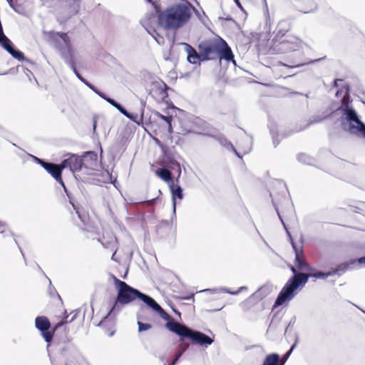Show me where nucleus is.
I'll use <instances>...</instances> for the list:
<instances>
[{"mask_svg":"<svg viewBox=\"0 0 365 365\" xmlns=\"http://www.w3.org/2000/svg\"><path fill=\"white\" fill-rule=\"evenodd\" d=\"M189 344H185L179 351H182V354L187 350L188 348Z\"/></svg>","mask_w":365,"mask_h":365,"instance_id":"48","label":"nucleus"},{"mask_svg":"<svg viewBox=\"0 0 365 365\" xmlns=\"http://www.w3.org/2000/svg\"><path fill=\"white\" fill-rule=\"evenodd\" d=\"M182 355V351H178L175 356V358L173 360V361L171 362V364H173V365H175V364H177V362L178 361L179 359L181 357V356Z\"/></svg>","mask_w":365,"mask_h":365,"instance_id":"38","label":"nucleus"},{"mask_svg":"<svg viewBox=\"0 0 365 365\" xmlns=\"http://www.w3.org/2000/svg\"><path fill=\"white\" fill-rule=\"evenodd\" d=\"M199 58H197V62H201V61H210V59L209 57L204 53V52L200 51L198 53Z\"/></svg>","mask_w":365,"mask_h":365,"instance_id":"34","label":"nucleus"},{"mask_svg":"<svg viewBox=\"0 0 365 365\" xmlns=\"http://www.w3.org/2000/svg\"><path fill=\"white\" fill-rule=\"evenodd\" d=\"M35 327L41 333L44 340L49 343L53 339V333L49 331L51 322L49 319L44 316H38L35 319Z\"/></svg>","mask_w":365,"mask_h":365,"instance_id":"11","label":"nucleus"},{"mask_svg":"<svg viewBox=\"0 0 365 365\" xmlns=\"http://www.w3.org/2000/svg\"><path fill=\"white\" fill-rule=\"evenodd\" d=\"M273 286L271 284H266L259 287L253 294L252 297L257 299H262L269 293L272 292Z\"/></svg>","mask_w":365,"mask_h":365,"instance_id":"20","label":"nucleus"},{"mask_svg":"<svg viewBox=\"0 0 365 365\" xmlns=\"http://www.w3.org/2000/svg\"><path fill=\"white\" fill-rule=\"evenodd\" d=\"M303 64H298V65H296V66H294L293 67H299L301 66H302Z\"/></svg>","mask_w":365,"mask_h":365,"instance_id":"56","label":"nucleus"},{"mask_svg":"<svg viewBox=\"0 0 365 365\" xmlns=\"http://www.w3.org/2000/svg\"><path fill=\"white\" fill-rule=\"evenodd\" d=\"M346 266L341 265V266H339L338 267L332 269L331 272H335L334 275L336 274V275L340 276L346 272Z\"/></svg>","mask_w":365,"mask_h":365,"instance_id":"32","label":"nucleus"},{"mask_svg":"<svg viewBox=\"0 0 365 365\" xmlns=\"http://www.w3.org/2000/svg\"><path fill=\"white\" fill-rule=\"evenodd\" d=\"M48 281H49V287L48 289V294L51 297H54L55 295H57L60 298V296L57 293L56 289L51 286V282L49 279H48Z\"/></svg>","mask_w":365,"mask_h":365,"instance_id":"33","label":"nucleus"},{"mask_svg":"<svg viewBox=\"0 0 365 365\" xmlns=\"http://www.w3.org/2000/svg\"><path fill=\"white\" fill-rule=\"evenodd\" d=\"M82 158H83L85 160L88 159L91 161L96 162L97 160L98 156L96 153L94 151H87L84 153Z\"/></svg>","mask_w":365,"mask_h":365,"instance_id":"30","label":"nucleus"},{"mask_svg":"<svg viewBox=\"0 0 365 365\" xmlns=\"http://www.w3.org/2000/svg\"><path fill=\"white\" fill-rule=\"evenodd\" d=\"M78 79L83 82L86 86H87L91 90H92L95 93H96L98 96L102 98L106 101V99L109 98V96L106 95L104 93L101 92L100 90H98L96 86H94L92 83H91L89 81H88L86 79H85L82 76H78Z\"/></svg>","mask_w":365,"mask_h":365,"instance_id":"25","label":"nucleus"},{"mask_svg":"<svg viewBox=\"0 0 365 365\" xmlns=\"http://www.w3.org/2000/svg\"><path fill=\"white\" fill-rule=\"evenodd\" d=\"M76 317V314H75L73 316V317L71 319V320H70L69 322H73V321L75 319Z\"/></svg>","mask_w":365,"mask_h":365,"instance_id":"51","label":"nucleus"},{"mask_svg":"<svg viewBox=\"0 0 365 365\" xmlns=\"http://www.w3.org/2000/svg\"><path fill=\"white\" fill-rule=\"evenodd\" d=\"M51 38L58 41V48L61 51L62 58L73 70L76 77L78 78V76H82L76 70L72 56L71 41L68 34L66 33L56 32L52 34Z\"/></svg>","mask_w":365,"mask_h":365,"instance_id":"5","label":"nucleus"},{"mask_svg":"<svg viewBox=\"0 0 365 365\" xmlns=\"http://www.w3.org/2000/svg\"><path fill=\"white\" fill-rule=\"evenodd\" d=\"M191 15L188 5L177 4L160 12L158 16V22L165 30H176L186 24Z\"/></svg>","mask_w":365,"mask_h":365,"instance_id":"3","label":"nucleus"},{"mask_svg":"<svg viewBox=\"0 0 365 365\" xmlns=\"http://www.w3.org/2000/svg\"><path fill=\"white\" fill-rule=\"evenodd\" d=\"M58 351L64 358L66 365H83L84 363V358L69 340L60 344Z\"/></svg>","mask_w":365,"mask_h":365,"instance_id":"8","label":"nucleus"},{"mask_svg":"<svg viewBox=\"0 0 365 365\" xmlns=\"http://www.w3.org/2000/svg\"><path fill=\"white\" fill-rule=\"evenodd\" d=\"M173 166H175L177 168H178V176L176 178V181L178 182L180 177V175H181V168H180V163H178V162H174L173 163Z\"/></svg>","mask_w":365,"mask_h":365,"instance_id":"37","label":"nucleus"},{"mask_svg":"<svg viewBox=\"0 0 365 365\" xmlns=\"http://www.w3.org/2000/svg\"><path fill=\"white\" fill-rule=\"evenodd\" d=\"M362 312H363L364 313H365V311L362 310Z\"/></svg>","mask_w":365,"mask_h":365,"instance_id":"62","label":"nucleus"},{"mask_svg":"<svg viewBox=\"0 0 365 365\" xmlns=\"http://www.w3.org/2000/svg\"><path fill=\"white\" fill-rule=\"evenodd\" d=\"M218 142L227 150L234 149V146L231 142L228 141L225 137L220 136L217 138Z\"/></svg>","mask_w":365,"mask_h":365,"instance_id":"29","label":"nucleus"},{"mask_svg":"<svg viewBox=\"0 0 365 365\" xmlns=\"http://www.w3.org/2000/svg\"><path fill=\"white\" fill-rule=\"evenodd\" d=\"M301 278L299 275L292 277L285 284L284 287L279 293L274 306H281L286 302L292 299L297 294V290L299 287H304L305 284H301Z\"/></svg>","mask_w":365,"mask_h":365,"instance_id":"6","label":"nucleus"},{"mask_svg":"<svg viewBox=\"0 0 365 365\" xmlns=\"http://www.w3.org/2000/svg\"><path fill=\"white\" fill-rule=\"evenodd\" d=\"M68 195H69V197H68V198L70 199V202L72 204V206H74V204H73V203L71 202L70 193H69L68 192Z\"/></svg>","mask_w":365,"mask_h":365,"instance_id":"55","label":"nucleus"},{"mask_svg":"<svg viewBox=\"0 0 365 365\" xmlns=\"http://www.w3.org/2000/svg\"><path fill=\"white\" fill-rule=\"evenodd\" d=\"M67 318H68V316H66V319H67ZM66 323H68V321H66V319L63 320V321H61V322H58V323L55 325V327H54V329H57L58 328H59L60 327L63 326V324H66Z\"/></svg>","mask_w":365,"mask_h":365,"instance_id":"40","label":"nucleus"},{"mask_svg":"<svg viewBox=\"0 0 365 365\" xmlns=\"http://www.w3.org/2000/svg\"><path fill=\"white\" fill-rule=\"evenodd\" d=\"M165 327L168 330L181 337L182 339L185 338L187 332L190 331V327L173 320L168 321L165 324Z\"/></svg>","mask_w":365,"mask_h":365,"instance_id":"14","label":"nucleus"},{"mask_svg":"<svg viewBox=\"0 0 365 365\" xmlns=\"http://www.w3.org/2000/svg\"><path fill=\"white\" fill-rule=\"evenodd\" d=\"M247 288V287H240L237 291L232 292L229 289H227L225 287H220L219 289H206L202 290V292H209L210 293H218V292H225L228 293L232 295H237L240 294L242 291L246 290Z\"/></svg>","mask_w":365,"mask_h":365,"instance_id":"24","label":"nucleus"},{"mask_svg":"<svg viewBox=\"0 0 365 365\" xmlns=\"http://www.w3.org/2000/svg\"><path fill=\"white\" fill-rule=\"evenodd\" d=\"M277 212L278 216H279V219H280L281 222H282V224H283V225H284V228L286 229L287 233V235H288V236H289V237L290 243H291L292 247V248H293V250H294V254H296V250H297V251H298V252H302V247H298L297 246V245L295 244V242H294V240H293V238H292V235H291L290 232H289L287 230V229L286 228L285 224H284V222L283 220L282 219L281 215H280V214H279V211H278V210H277Z\"/></svg>","mask_w":365,"mask_h":365,"instance_id":"27","label":"nucleus"},{"mask_svg":"<svg viewBox=\"0 0 365 365\" xmlns=\"http://www.w3.org/2000/svg\"><path fill=\"white\" fill-rule=\"evenodd\" d=\"M339 82H342V80H341V79H335L334 81V82H333V86L334 87H338L339 86V85H338Z\"/></svg>","mask_w":365,"mask_h":365,"instance_id":"44","label":"nucleus"},{"mask_svg":"<svg viewBox=\"0 0 365 365\" xmlns=\"http://www.w3.org/2000/svg\"><path fill=\"white\" fill-rule=\"evenodd\" d=\"M303 250L302 252H298L296 250L295 254V264L297 268L300 270H307L312 271V268L309 266L307 262H305L303 259Z\"/></svg>","mask_w":365,"mask_h":365,"instance_id":"22","label":"nucleus"},{"mask_svg":"<svg viewBox=\"0 0 365 365\" xmlns=\"http://www.w3.org/2000/svg\"><path fill=\"white\" fill-rule=\"evenodd\" d=\"M156 200V198H153V199H151V200H145V202H143V203L145 204H147L148 205H151L154 203V202Z\"/></svg>","mask_w":365,"mask_h":365,"instance_id":"42","label":"nucleus"},{"mask_svg":"<svg viewBox=\"0 0 365 365\" xmlns=\"http://www.w3.org/2000/svg\"><path fill=\"white\" fill-rule=\"evenodd\" d=\"M311 123H312V122L308 123L307 124V125H306V126H308V125H310Z\"/></svg>","mask_w":365,"mask_h":365,"instance_id":"59","label":"nucleus"},{"mask_svg":"<svg viewBox=\"0 0 365 365\" xmlns=\"http://www.w3.org/2000/svg\"><path fill=\"white\" fill-rule=\"evenodd\" d=\"M304 42L295 36L287 35L282 41L272 43L270 51L272 53H285L302 48Z\"/></svg>","mask_w":365,"mask_h":365,"instance_id":"7","label":"nucleus"},{"mask_svg":"<svg viewBox=\"0 0 365 365\" xmlns=\"http://www.w3.org/2000/svg\"><path fill=\"white\" fill-rule=\"evenodd\" d=\"M359 264H365V256L359 257L358 259Z\"/></svg>","mask_w":365,"mask_h":365,"instance_id":"46","label":"nucleus"},{"mask_svg":"<svg viewBox=\"0 0 365 365\" xmlns=\"http://www.w3.org/2000/svg\"><path fill=\"white\" fill-rule=\"evenodd\" d=\"M322 59V58L316 59V60L312 61L311 63L317 62V61H321Z\"/></svg>","mask_w":365,"mask_h":365,"instance_id":"53","label":"nucleus"},{"mask_svg":"<svg viewBox=\"0 0 365 365\" xmlns=\"http://www.w3.org/2000/svg\"><path fill=\"white\" fill-rule=\"evenodd\" d=\"M168 132L170 133H173V127H172L171 123H168Z\"/></svg>","mask_w":365,"mask_h":365,"instance_id":"50","label":"nucleus"},{"mask_svg":"<svg viewBox=\"0 0 365 365\" xmlns=\"http://www.w3.org/2000/svg\"><path fill=\"white\" fill-rule=\"evenodd\" d=\"M250 150V148H248V149L245 151V153H248Z\"/></svg>","mask_w":365,"mask_h":365,"instance_id":"58","label":"nucleus"},{"mask_svg":"<svg viewBox=\"0 0 365 365\" xmlns=\"http://www.w3.org/2000/svg\"><path fill=\"white\" fill-rule=\"evenodd\" d=\"M295 346H296V343H294V344L291 346V348H290V349H289V350H292V351H293V349L295 348Z\"/></svg>","mask_w":365,"mask_h":365,"instance_id":"52","label":"nucleus"},{"mask_svg":"<svg viewBox=\"0 0 365 365\" xmlns=\"http://www.w3.org/2000/svg\"><path fill=\"white\" fill-rule=\"evenodd\" d=\"M297 159L300 162H302L304 163H308L307 160L309 159V158L305 154L302 153V154L298 155Z\"/></svg>","mask_w":365,"mask_h":365,"instance_id":"36","label":"nucleus"},{"mask_svg":"<svg viewBox=\"0 0 365 365\" xmlns=\"http://www.w3.org/2000/svg\"><path fill=\"white\" fill-rule=\"evenodd\" d=\"M271 133L272 135V138H273V144H274V146L276 147L279 143V140L277 139V137L274 135H275V133L274 131V130H271Z\"/></svg>","mask_w":365,"mask_h":365,"instance_id":"39","label":"nucleus"},{"mask_svg":"<svg viewBox=\"0 0 365 365\" xmlns=\"http://www.w3.org/2000/svg\"><path fill=\"white\" fill-rule=\"evenodd\" d=\"M168 365H173V364H171V363H170V364H168Z\"/></svg>","mask_w":365,"mask_h":365,"instance_id":"61","label":"nucleus"},{"mask_svg":"<svg viewBox=\"0 0 365 365\" xmlns=\"http://www.w3.org/2000/svg\"><path fill=\"white\" fill-rule=\"evenodd\" d=\"M10 7L12 8L16 13L23 14L24 7L22 6L21 0H6Z\"/></svg>","mask_w":365,"mask_h":365,"instance_id":"26","label":"nucleus"},{"mask_svg":"<svg viewBox=\"0 0 365 365\" xmlns=\"http://www.w3.org/2000/svg\"><path fill=\"white\" fill-rule=\"evenodd\" d=\"M157 175L165 182L172 184L173 182V175L170 170L165 168H160L156 171Z\"/></svg>","mask_w":365,"mask_h":365,"instance_id":"23","label":"nucleus"},{"mask_svg":"<svg viewBox=\"0 0 365 365\" xmlns=\"http://www.w3.org/2000/svg\"><path fill=\"white\" fill-rule=\"evenodd\" d=\"M198 49L200 51L204 52L210 60L217 59L219 63H220L222 60H225L228 62L232 61L236 65V61L234 58V54L231 48L222 38L201 42L198 45Z\"/></svg>","mask_w":365,"mask_h":365,"instance_id":"4","label":"nucleus"},{"mask_svg":"<svg viewBox=\"0 0 365 365\" xmlns=\"http://www.w3.org/2000/svg\"><path fill=\"white\" fill-rule=\"evenodd\" d=\"M342 93H344V95L342 97L341 106L337 108V111L341 114L339 119L341 128L350 135L365 138V123L361 121L357 112L350 106L351 100L348 85L342 86L341 90L336 91V96L338 97Z\"/></svg>","mask_w":365,"mask_h":365,"instance_id":"1","label":"nucleus"},{"mask_svg":"<svg viewBox=\"0 0 365 365\" xmlns=\"http://www.w3.org/2000/svg\"><path fill=\"white\" fill-rule=\"evenodd\" d=\"M0 233L5 235V236L14 235V234L9 230L7 229V225L1 222H0Z\"/></svg>","mask_w":365,"mask_h":365,"instance_id":"31","label":"nucleus"},{"mask_svg":"<svg viewBox=\"0 0 365 365\" xmlns=\"http://www.w3.org/2000/svg\"><path fill=\"white\" fill-rule=\"evenodd\" d=\"M138 322H137V324H138V331L139 332H142V331H147L148 329H150L152 326L150 324H148V323H143L140 321V319H143V318L141 317L140 315H138Z\"/></svg>","mask_w":365,"mask_h":365,"instance_id":"28","label":"nucleus"},{"mask_svg":"<svg viewBox=\"0 0 365 365\" xmlns=\"http://www.w3.org/2000/svg\"><path fill=\"white\" fill-rule=\"evenodd\" d=\"M146 305L151 308L153 311L158 313L161 318L165 320L170 321V315L160 306V304L151 297L148 299Z\"/></svg>","mask_w":365,"mask_h":365,"instance_id":"16","label":"nucleus"},{"mask_svg":"<svg viewBox=\"0 0 365 365\" xmlns=\"http://www.w3.org/2000/svg\"><path fill=\"white\" fill-rule=\"evenodd\" d=\"M106 102L110 104L112 106L115 108L121 114L135 122L138 125H140L143 121V114L142 113L140 116L137 113H133L128 112L123 106H122L119 103H118L114 99L109 97L108 99H106Z\"/></svg>","mask_w":365,"mask_h":365,"instance_id":"12","label":"nucleus"},{"mask_svg":"<svg viewBox=\"0 0 365 365\" xmlns=\"http://www.w3.org/2000/svg\"><path fill=\"white\" fill-rule=\"evenodd\" d=\"M170 192L172 194V202H173V214L175 215V209H176V198L182 200L183 198V192L182 189L179 185H175L174 182L169 185Z\"/></svg>","mask_w":365,"mask_h":365,"instance_id":"17","label":"nucleus"},{"mask_svg":"<svg viewBox=\"0 0 365 365\" xmlns=\"http://www.w3.org/2000/svg\"><path fill=\"white\" fill-rule=\"evenodd\" d=\"M285 360H282L280 355L277 353H271L267 354L262 365H284Z\"/></svg>","mask_w":365,"mask_h":365,"instance_id":"19","label":"nucleus"},{"mask_svg":"<svg viewBox=\"0 0 365 365\" xmlns=\"http://www.w3.org/2000/svg\"><path fill=\"white\" fill-rule=\"evenodd\" d=\"M76 212H77V214L78 215V217H79L80 219H81V215H79V212H78V211H77Z\"/></svg>","mask_w":365,"mask_h":365,"instance_id":"57","label":"nucleus"},{"mask_svg":"<svg viewBox=\"0 0 365 365\" xmlns=\"http://www.w3.org/2000/svg\"><path fill=\"white\" fill-rule=\"evenodd\" d=\"M235 153V155L240 158H242V156L240 155V154L237 151V150L234 148V149H231Z\"/></svg>","mask_w":365,"mask_h":365,"instance_id":"49","label":"nucleus"},{"mask_svg":"<svg viewBox=\"0 0 365 365\" xmlns=\"http://www.w3.org/2000/svg\"><path fill=\"white\" fill-rule=\"evenodd\" d=\"M185 338L190 339L194 344L208 346L213 343V339L205 334L190 328Z\"/></svg>","mask_w":365,"mask_h":365,"instance_id":"13","label":"nucleus"},{"mask_svg":"<svg viewBox=\"0 0 365 365\" xmlns=\"http://www.w3.org/2000/svg\"><path fill=\"white\" fill-rule=\"evenodd\" d=\"M290 269L292 272V273L294 274V275L292 277H295V276H297L299 274H304V273L297 272L296 269L293 266H291Z\"/></svg>","mask_w":365,"mask_h":365,"instance_id":"41","label":"nucleus"},{"mask_svg":"<svg viewBox=\"0 0 365 365\" xmlns=\"http://www.w3.org/2000/svg\"><path fill=\"white\" fill-rule=\"evenodd\" d=\"M235 2L239 9H240L242 11H244V9L241 3L240 2V0H235Z\"/></svg>","mask_w":365,"mask_h":365,"instance_id":"43","label":"nucleus"},{"mask_svg":"<svg viewBox=\"0 0 365 365\" xmlns=\"http://www.w3.org/2000/svg\"><path fill=\"white\" fill-rule=\"evenodd\" d=\"M29 156L34 160V162L43 168L63 187L65 192L66 193V195L68 197H69L67 188L62 179L63 169L61 163L56 164L51 162H46L43 160L31 154H29Z\"/></svg>","mask_w":365,"mask_h":365,"instance_id":"9","label":"nucleus"},{"mask_svg":"<svg viewBox=\"0 0 365 365\" xmlns=\"http://www.w3.org/2000/svg\"><path fill=\"white\" fill-rule=\"evenodd\" d=\"M96 126H97V122H96V118H94L93 120V133H96Z\"/></svg>","mask_w":365,"mask_h":365,"instance_id":"45","label":"nucleus"},{"mask_svg":"<svg viewBox=\"0 0 365 365\" xmlns=\"http://www.w3.org/2000/svg\"><path fill=\"white\" fill-rule=\"evenodd\" d=\"M61 163L62 169L69 168L72 173L80 171L83 167V158L76 154L66 153Z\"/></svg>","mask_w":365,"mask_h":365,"instance_id":"10","label":"nucleus"},{"mask_svg":"<svg viewBox=\"0 0 365 365\" xmlns=\"http://www.w3.org/2000/svg\"><path fill=\"white\" fill-rule=\"evenodd\" d=\"M292 350H289V351L285 354V355H284V359H282V360H285V359L287 360V359L289 358V355L291 354V353H292Z\"/></svg>","mask_w":365,"mask_h":365,"instance_id":"47","label":"nucleus"},{"mask_svg":"<svg viewBox=\"0 0 365 365\" xmlns=\"http://www.w3.org/2000/svg\"><path fill=\"white\" fill-rule=\"evenodd\" d=\"M334 272L331 271L327 272L319 271L311 274H299V276L301 278V284H305L307 282L309 277H314L317 279H325L328 277L334 275Z\"/></svg>","mask_w":365,"mask_h":365,"instance_id":"18","label":"nucleus"},{"mask_svg":"<svg viewBox=\"0 0 365 365\" xmlns=\"http://www.w3.org/2000/svg\"><path fill=\"white\" fill-rule=\"evenodd\" d=\"M182 44L185 46V51L187 52V59L188 62L192 64L197 63V60L199 58V53H197V51L190 44L187 43H182Z\"/></svg>","mask_w":365,"mask_h":365,"instance_id":"21","label":"nucleus"},{"mask_svg":"<svg viewBox=\"0 0 365 365\" xmlns=\"http://www.w3.org/2000/svg\"><path fill=\"white\" fill-rule=\"evenodd\" d=\"M114 284L117 290L115 301L113 304L109 312L104 318V320L108 317H115L121 310L122 307L127 305L136 299H139L147 304L150 296L140 292L138 289L130 286L126 282L121 281L115 275H111Z\"/></svg>","mask_w":365,"mask_h":365,"instance_id":"2","label":"nucleus"},{"mask_svg":"<svg viewBox=\"0 0 365 365\" xmlns=\"http://www.w3.org/2000/svg\"><path fill=\"white\" fill-rule=\"evenodd\" d=\"M290 28V24L288 21L283 20L279 21L274 31V36L272 38V43L282 41L287 36L286 34L289 31Z\"/></svg>","mask_w":365,"mask_h":365,"instance_id":"15","label":"nucleus"},{"mask_svg":"<svg viewBox=\"0 0 365 365\" xmlns=\"http://www.w3.org/2000/svg\"><path fill=\"white\" fill-rule=\"evenodd\" d=\"M292 93L294 95H302L299 92H293Z\"/></svg>","mask_w":365,"mask_h":365,"instance_id":"54","label":"nucleus"},{"mask_svg":"<svg viewBox=\"0 0 365 365\" xmlns=\"http://www.w3.org/2000/svg\"><path fill=\"white\" fill-rule=\"evenodd\" d=\"M158 115L160 118L165 121L167 123H170L173 120V117L171 115H164L160 113H158Z\"/></svg>","mask_w":365,"mask_h":365,"instance_id":"35","label":"nucleus"},{"mask_svg":"<svg viewBox=\"0 0 365 365\" xmlns=\"http://www.w3.org/2000/svg\"><path fill=\"white\" fill-rule=\"evenodd\" d=\"M148 2L150 3L151 0H146Z\"/></svg>","mask_w":365,"mask_h":365,"instance_id":"60","label":"nucleus"}]
</instances>
